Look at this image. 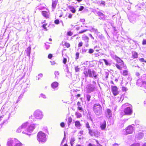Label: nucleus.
<instances>
[{
  "instance_id": "20",
  "label": "nucleus",
  "mask_w": 146,
  "mask_h": 146,
  "mask_svg": "<svg viewBox=\"0 0 146 146\" xmlns=\"http://www.w3.org/2000/svg\"><path fill=\"white\" fill-rule=\"evenodd\" d=\"M58 2V0H55L54 1H52V7L54 9L57 4Z\"/></svg>"
},
{
  "instance_id": "47",
  "label": "nucleus",
  "mask_w": 146,
  "mask_h": 146,
  "mask_svg": "<svg viewBox=\"0 0 146 146\" xmlns=\"http://www.w3.org/2000/svg\"><path fill=\"white\" fill-rule=\"evenodd\" d=\"M55 78L56 79H58L59 77V74H55Z\"/></svg>"
},
{
  "instance_id": "3",
  "label": "nucleus",
  "mask_w": 146,
  "mask_h": 146,
  "mask_svg": "<svg viewBox=\"0 0 146 146\" xmlns=\"http://www.w3.org/2000/svg\"><path fill=\"white\" fill-rule=\"evenodd\" d=\"M43 116L42 111L39 110H37L34 112L33 116L31 115L29 117V119L35 121L36 120V119H42Z\"/></svg>"
},
{
  "instance_id": "64",
  "label": "nucleus",
  "mask_w": 146,
  "mask_h": 146,
  "mask_svg": "<svg viewBox=\"0 0 146 146\" xmlns=\"http://www.w3.org/2000/svg\"><path fill=\"white\" fill-rule=\"evenodd\" d=\"M83 133V131H80L79 133V134H80V135L81 136V135H82Z\"/></svg>"
},
{
  "instance_id": "25",
  "label": "nucleus",
  "mask_w": 146,
  "mask_h": 146,
  "mask_svg": "<svg viewBox=\"0 0 146 146\" xmlns=\"http://www.w3.org/2000/svg\"><path fill=\"white\" fill-rule=\"evenodd\" d=\"M75 140V139L74 137H72L71 138L70 140V143L71 146H73Z\"/></svg>"
},
{
  "instance_id": "52",
  "label": "nucleus",
  "mask_w": 146,
  "mask_h": 146,
  "mask_svg": "<svg viewBox=\"0 0 146 146\" xmlns=\"http://www.w3.org/2000/svg\"><path fill=\"white\" fill-rule=\"evenodd\" d=\"M67 34L68 35L71 36L72 35L73 33L69 31L68 32Z\"/></svg>"
},
{
  "instance_id": "1",
  "label": "nucleus",
  "mask_w": 146,
  "mask_h": 146,
  "mask_svg": "<svg viewBox=\"0 0 146 146\" xmlns=\"http://www.w3.org/2000/svg\"><path fill=\"white\" fill-rule=\"evenodd\" d=\"M35 125L34 124H30L28 122L23 123L22 125L17 129L16 131L20 133L22 131V133L29 134L28 133L32 132L34 129Z\"/></svg>"
},
{
  "instance_id": "40",
  "label": "nucleus",
  "mask_w": 146,
  "mask_h": 146,
  "mask_svg": "<svg viewBox=\"0 0 146 146\" xmlns=\"http://www.w3.org/2000/svg\"><path fill=\"white\" fill-rule=\"evenodd\" d=\"M86 127L88 129V130L89 129H90V127L88 122H87L86 123Z\"/></svg>"
},
{
  "instance_id": "28",
  "label": "nucleus",
  "mask_w": 146,
  "mask_h": 146,
  "mask_svg": "<svg viewBox=\"0 0 146 146\" xmlns=\"http://www.w3.org/2000/svg\"><path fill=\"white\" fill-rule=\"evenodd\" d=\"M89 133L90 135L91 136H93L94 135V131H92L90 129H89Z\"/></svg>"
},
{
  "instance_id": "7",
  "label": "nucleus",
  "mask_w": 146,
  "mask_h": 146,
  "mask_svg": "<svg viewBox=\"0 0 146 146\" xmlns=\"http://www.w3.org/2000/svg\"><path fill=\"white\" fill-rule=\"evenodd\" d=\"M137 85L138 86H142L146 88V81H143L141 79L138 80Z\"/></svg>"
},
{
  "instance_id": "37",
  "label": "nucleus",
  "mask_w": 146,
  "mask_h": 146,
  "mask_svg": "<svg viewBox=\"0 0 146 146\" xmlns=\"http://www.w3.org/2000/svg\"><path fill=\"white\" fill-rule=\"evenodd\" d=\"M77 109L78 110H79L80 111V112H83L84 111L83 109V108H82V107H80V106L78 107V108H77Z\"/></svg>"
},
{
  "instance_id": "45",
  "label": "nucleus",
  "mask_w": 146,
  "mask_h": 146,
  "mask_svg": "<svg viewBox=\"0 0 146 146\" xmlns=\"http://www.w3.org/2000/svg\"><path fill=\"white\" fill-rule=\"evenodd\" d=\"M139 60L141 62H146V61L143 58H140L139 59Z\"/></svg>"
},
{
  "instance_id": "62",
  "label": "nucleus",
  "mask_w": 146,
  "mask_h": 146,
  "mask_svg": "<svg viewBox=\"0 0 146 146\" xmlns=\"http://www.w3.org/2000/svg\"><path fill=\"white\" fill-rule=\"evenodd\" d=\"M52 57V55L51 54H49L48 56V58H49L50 59Z\"/></svg>"
},
{
  "instance_id": "41",
  "label": "nucleus",
  "mask_w": 146,
  "mask_h": 146,
  "mask_svg": "<svg viewBox=\"0 0 146 146\" xmlns=\"http://www.w3.org/2000/svg\"><path fill=\"white\" fill-rule=\"evenodd\" d=\"M88 30L86 29V30H83V31H80L78 32V34H80L83 33H84L86 31Z\"/></svg>"
},
{
  "instance_id": "5",
  "label": "nucleus",
  "mask_w": 146,
  "mask_h": 146,
  "mask_svg": "<svg viewBox=\"0 0 146 146\" xmlns=\"http://www.w3.org/2000/svg\"><path fill=\"white\" fill-rule=\"evenodd\" d=\"M37 138L40 143H44L46 140L45 134L42 131H40L38 133Z\"/></svg>"
},
{
  "instance_id": "44",
  "label": "nucleus",
  "mask_w": 146,
  "mask_h": 146,
  "mask_svg": "<svg viewBox=\"0 0 146 146\" xmlns=\"http://www.w3.org/2000/svg\"><path fill=\"white\" fill-rule=\"evenodd\" d=\"M40 97H42L43 98H46V96L42 94H41L40 95Z\"/></svg>"
},
{
  "instance_id": "49",
  "label": "nucleus",
  "mask_w": 146,
  "mask_h": 146,
  "mask_svg": "<svg viewBox=\"0 0 146 146\" xmlns=\"http://www.w3.org/2000/svg\"><path fill=\"white\" fill-rule=\"evenodd\" d=\"M142 44L145 45L146 44V40L143 39L142 41Z\"/></svg>"
},
{
  "instance_id": "15",
  "label": "nucleus",
  "mask_w": 146,
  "mask_h": 146,
  "mask_svg": "<svg viewBox=\"0 0 146 146\" xmlns=\"http://www.w3.org/2000/svg\"><path fill=\"white\" fill-rule=\"evenodd\" d=\"M75 126L77 129H80L81 127V124L80 122L78 121H76L75 122Z\"/></svg>"
},
{
  "instance_id": "17",
  "label": "nucleus",
  "mask_w": 146,
  "mask_h": 146,
  "mask_svg": "<svg viewBox=\"0 0 146 146\" xmlns=\"http://www.w3.org/2000/svg\"><path fill=\"white\" fill-rule=\"evenodd\" d=\"M82 39L86 42V43H88L89 42V38L85 35H83L82 37Z\"/></svg>"
},
{
  "instance_id": "36",
  "label": "nucleus",
  "mask_w": 146,
  "mask_h": 146,
  "mask_svg": "<svg viewBox=\"0 0 146 146\" xmlns=\"http://www.w3.org/2000/svg\"><path fill=\"white\" fill-rule=\"evenodd\" d=\"M23 94H21L20 96L19 97L17 101V103L20 100H21L23 97Z\"/></svg>"
},
{
  "instance_id": "57",
  "label": "nucleus",
  "mask_w": 146,
  "mask_h": 146,
  "mask_svg": "<svg viewBox=\"0 0 146 146\" xmlns=\"http://www.w3.org/2000/svg\"><path fill=\"white\" fill-rule=\"evenodd\" d=\"M65 46H66L67 48H68L70 46V44L68 43H65Z\"/></svg>"
},
{
  "instance_id": "60",
  "label": "nucleus",
  "mask_w": 146,
  "mask_h": 146,
  "mask_svg": "<svg viewBox=\"0 0 146 146\" xmlns=\"http://www.w3.org/2000/svg\"><path fill=\"white\" fill-rule=\"evenodd\" d=\"M67 74L66 75V76L68 77L69 78H70V76L71 77V74Z\"/></svg>"
},
{
  "instance_id": "27",
  "label": "nucleus",
  "mask_w": 146,
  "mask_h": 146,
  "mask_svg": "<svg viewBox=\"0 0 146 146\" xmlns=\"http://www.w3.org/2000/svg\"><path fill=\"white\" fill-rule=\"evenodd\" d=\"M75 115L77 118H80L82 116L81 114L78 112H76Z\"/></svg>"
},
{
  "instance_id": "2",
  "label": "nucleus",
  "mask_w": 146,
  "mask_h": 146,
  "mask_svg": "<svg viewBox=\"0 0 146 146\" xmlns=\"http://www.w3.org/2000/svg\"><path fill=\"white\" fill-rule=\"evenodd\" d=\"M112 58L115 60L117 64H115L117 68L119 70H121L122 68L124 69H126L127 67L126 66H124V64L123 61L119 57L116 55H113L112 56Z\"/></svg>"
},
{
  "instance_id": "43",
  "label": "nucleus",
  "mask_w": 146,
  "mask_h": 146,
  "mask_svg": "<svg viewBox=\"0 0 146 146\" xmlns=\"http://www.w3.org/2000/svg\"><path fill=\"white\" fill-rule=\"evenodd\" d=\"M122 90L123 92H125L127 91V89L126 88L123 87H122Z\"/></svg>"
},
{
  "instance_id": "19",
  "label": "nucleus",
  "mask_w": 146,
  "mask_h": 146,
  "mask_svg": "<svg viewBox=\"0 0 146 146\" xmlns=\"http://www.w3.org/2000/svg\"><path fill=\"white\" fill-rule=\"evenodd\" d=\"M27 56H29L31 53V48L29 47L25 50Z\"/></svg>"
},
{
  "instance_id": "31",
  "label": "nucleus",
  "mask_w": 146,
  "mask_h": 146,
  "mask_svg": "<svg viewBox=\"0 0 146 146\" xmlns=\"http://www.w3.org/2000/svg\"><path fill=\"white\" fill-rule=\"evenodd\" d=\"M87 49L85 48H83L82 49V54H84L87 51Z\"/></svg>"
},
{
  "instance_id": "21",
  "label": "nucleus",
  "mask_w": 146,
  "mask_h": 146,
  "mask_svg": "<svg viewBox=\"0 0 146 146\" xmlns=\"http://www.w3.org/2000/svg\"><path fill=\"white\" fill-rule=\"evenodd\" d=\"M42 15L45 17H48V13L46 11H44L42 12Z\"/></svg>"
},
{
  "instance_id": "23",
  "label": "nucleus",
  "mask_w": 146,
  "mask_h": 146,
  "mask_svg": "<svg viewBox=\"0 0 146 146\" xmlns=\"http://www.w3.org/2000/svg\"><path fill=\"white\" fill-rule=\"evenodd\" d=\"M100 135V133L98 131L95 130L94 135L96 137H98Z\"/></svg>"
},
{
  "instance_id": "34",
  "label": "nucleus",
  "mask_w": 146,
  "mask_h": 146,
  "mask_svg": "<svg viewBox=\"0 0 146 146\" xmlns=\"http://www.w3.org/2000/svg\"><path fill=\"white\" fill-rule=\"evenodd\" d=\"M105 64L107 66H110V64L105 59H104L103 60Z\"/></svg>"
},
{
  "instance_id": "18",
  "label": "nucleus",
  "mask_w": 146,
  "mask_h": 146,
  "mask_svg": "<svg viewBox=\"0 0 146 146\" xmlns=\"http://www.w3.org/2000/svg\"><path fill=\"white\" fill-rule=\"evenodd\" d=\"M85 76L87 74V76H88L90 77H93V76L94 78H96L97 75H96V74H84Z\"/></svg>"
},
{
  "instance_id": "16",
  "label": "nucleus",
  "mask_w": 146,
  "mask_h": 146,
  "mask_svg": "<svg viewBox=\"0 0 146 146\" xmlns=\"http://www.w3.org/2000/svg\"><path fill=\"white\" fill-rule=\"evenodd\" d=\"M97 14L100 17V19H105V17L104 15L102 13L100 12H98L97 13Z\"/></svg>"
},
{
  "instance_id": "46",
  "label": "nucleus",
  "mask_w": 146,
  "mask_h": 146,
  "mask_svg": "<svg viewBox=\"0 0 146 146\" xmlns=\"http://www.w3.org/2000/svg\"><path fill=\"white\" fill-rule=\"evenodd\" d=\"M79 52H77L76 53V59H78L79 58Z\"/></svg>"
},
{
  "instance_id": "4",
  "label": "nucleus",
  "mask_w": 146,
  "mask_h": 146,
  "mask_svg": "<svg viewBox=\"0 0 146 146\" xmlns=\"http://www.w3.org/2000/svg\"><path fill=\"white\" fill-rule=\"evenodd\" d=\"M122 108L124 109V112L125 114L130 115L132 113V110L131 105L128 103H125L123 104Z\"/></svg>"
},
{
  "instance_id": "33",
  "label": "nucleus",
  "mask_w": 146,
  "mask_h": 146,
  "mask_svg": "<svg viewBox=\"0 0 146 146\" xmlns=\"http://www.w3.org/2000/svg\"><path fill=\"white\" fill-rule=\"evenodd\" d=\"M139 136L137 137L139 139H141L143 136V134L142 133H139L138 135Z\"/></svg>"
},
{
  "instance_id": "53",
  "label": "nucleus",
  "mask_w": 146,
  "mask_h": 146,
  "mask_svg": "<svg viewBox=\"0 0 146 146\" xmlns=\"http://www.w3.org/2000/svg\"><path fill=\"white\" fill-rule=\"evenodd\" d=\"M84 9V7L83 6H81L80 7L79 11H82Z\"/></svg>"
},
{
  "instance_id": "35",
  "label": "nucleus",
  "mask_w": 146,
  "mask_h": 146,
  "mask_svg": "<svg viewBox=\"0 0 146 146\" xmlns=\"http://www.w3.org/2000/svg\"><path fill=\"white\" fill-rule=\"evenodd\" d=\"M75 70L76 72H79L80 69L79 68L78 66H76L75 67Z\"/></svg>"
},
{
  "instance_id": "30",
  "label": "nucleus",
  "mask_w": 146,
  "mask_h": 146,
  "mask_svg": "<svg viewBox=\"0 0 146 146\" xmlns=\"http://www.w3.org/2000/svg\"><path fill=\"white\" fill-rule=\"evenodd\" d=\"M42 76V74H38L37 76H36V79L39 80L40 78H41Z\"/></svg>"
},
{
  "instance_id": "50",
  "label": "nucleus",
  "mask_w": 146,
  "mask_h": 146,
  "mask_svg": "<svg viewBox=\"0 0 146 146\" xmlns=\"http://www.w3.org/2000/svg\"><path fill=\"white\" fill-rule=\"evenodd\" d=\"M68 121L69 124H70L71 122L72 121V119L71 118L69 117L68 119Z\"/></svg>"
},
{
  "instance_id": "38",
  "label": "nucleus",
  "mask_w": 146,
  "mask_h": 146,
  "mask_svg": "<svg viewBox=\"0 0 146 146\" xmlns=\"http://www.w3.org/2000/svg\"><path fill=\"white\" fill-rule=\"evenodd\" d=\"M129 19L130 22L133 23L134 22H135V19L133 18V19H132V17H129Z\"/></svg>"
},
{
  "instance_id": "6",
  "label": "nucleus",
  "mask_w": 146,
  "mask_h": 146,
  "mask_svg": "<svg viewBox=\"0 0 146 146\" xmlns=\"http://www.w3.org/2000/svg\"><path fill=\"white\" fill-rule=\"evenodd\" d=\"M93 110L97 115H99L102 113V107L99 104H96L94 105Z\"/></svg>"
},
{
  "instance_id": "55",
  "label": "nucleus",
  "mask_w": 146,
  "mask_h": 146,
  "mask_svg": "<svg viewBox=\"0 0 146 146\" xmlns=\"http://www.w3.org/2000/svg\"><path fill=\"white\" fill-rule=\"evenodd\" d=\"M67 61V59L66 58H64L63 60V62L64 64H65L66 63Z\"/></svg>"
},
{
  "instance_id": "8",
  "label": "nucleus",
  "mask_w": 146,
  "mask_h": 146,
  "mask_svg": "<svg viewBox=\"0 0 146 146\" xmlns=\"http://www.w3.org/2000/svg\"><path fill=\"white\" fill-rule=\"evenodd\" d=\"M86 89L87 92L90 93L94 91L95 87L93 85L89 84L87 85Z\"/></svg>"
},
{
  "instance_id": "59",
  "label": "nucleus",
  "mask_w": 146,
  "mask_h": 146,
  "mask_svg": "<svg viewBox=\"0 0 146 146\" xmlns=\"http://www.w3.org/2000/svg\"><path fill=\"white\" fill-rule=\"evenodd\" d=\"M51 64L52 65H54L56 64V62L55 61L51 62Z\"/></svg>"
},
{
  "instance_id": "54",
  "label": "nucleus",
  "mask_w": 146,
  "mask_h": 146,
  "mask_svg": "<svg viewBox=\"0 0 146 146\" xmlns=\"http://www.w3.org/2000/svg\"><path fill=\"white\" fill-rule=\"evenodd\" d=\"M83 43L82 42H80L78 44V47H80L82 46Z\"/></svg>"
},
{
  "instance_id": "14",
  "label": "nucleus",
  "mask_w": 146,
  "mask_h": 146,
  "mask_svg": "<svg viewBox=\"0 0 146 146\" xmlns=\"http://www.w3.org/2000/svg\"><path fill=\"white\" fill-rule=\"evenodd\" d=\"M58 83L56 82H53L51 84V87L53 89L57 90L58 89Z\"/></svg>"
},
{
  "instance_id": "10",
  "label": "nucleus",
  "mask_w": 146,
  "mask_h": 146,
  "mask_svg": "<svg viewBox=\"0 0 146 146\" xmlns=\"http://www.w3.org/2000/svg\"><path fill=\"white\" fill-rule=\"evenodd\" d=\"M112 90L114 95L116 96L118 94L119 91L116 86H112Z\"/></svg>"
},
{
  "instance_id": "24",
  "label": "nucleus",
  "mask_w": 146,
  "mask_h": 146,
  "mask_svg": "<svg viewBox=\"0 0 146 146\" xmlns=\"http://www.w3.org/2000/svg\"><path fill=\"white\" fill-rule=\"evenodd\" d=\"M69 9L70 10V11L73 13H74L76 12V9L74 8L72 6H70L69 7Z\"/></svg>"
},
{
  "instance_id": "51",
  "label": "nucleus",
  "mask_w": 146,
  "mask_h": 146,
  "mask_svg": "<svg viewBox=\"0 0 146 146\" xmlns=\"http://www.w3.org/2000/svg\"><path fill=\"white\" fill-rule=\"evenodd\" d=\"M59 23V20L58 19H56L54 21V23L56 24H58Z\"/></svg>"
},
{
  "instance_id": "32",
  "label": "nucleus",
  "mask_w": 146,
  "mask_h": 146,
  "mask_svg": "<svg viewBox=\"0 0 146 146\" xmlns=\"http://www.w3.org/2000/svg\"><path fill=\"white\" fill-rule=\"evenodd\" d=\"M86 98L87 100L89 102L90 100V98H91V96L87 94L86 95Z\"/></svg>"
},
{
  "instance_id": "63",
  "label": "nucleus",
  "mask_w": 146,
  "mask_h": 146,
  "mask_svg": "<svg viewBox=\"0 0 146 146\" xmlns=\"http://www.w3.org/2000/svg\"><path fill=\"white\" fill-rule=\"evenodd\" d=\"M45 47H46V49L47 50V49H48L49 48L50 46L49 45H46Z\"/></svg>"
},
{
  "instance_id": "12",
  "label": "nucleus",
  "mask_w": 146,
  "mask_h": 146,
  "mask_svg": "<svg viewBox=\"0 0 146 146\" xmlns=\"http://www.w3.org/2000/svg\"><path fill=\"white\" fill-rule=\"evenodd\" d=\"M106 115L108 118H110L112 116L111 111L110 109H107L106 112Z\"/></svg>"
},
{
  "instance_id": "9",
  "label": "nucleus",
  "mask_w": 146,
  "mask_h": 146,
  "mask_svg": "<svg viewBox=\"0 0 146 146\" xmlns=\"http://www.w3.org/2000/svg\"><path fill=\"white\" fill-rule=\"evenodd\" d=\"M133 127L132 125L129 126L127 127L126 130V135L132 133L133 131Z\"/></svg>"
},
{
  "instance_id": "39",
  "label": "nucleus",
  "mask_w": 146,
  "mask_h": 146,
  "mask_svg": "<svg viewBox=\"0 0 146 146\" xmlns=\"http://www.w3.org/2000/svg\"><path fill=\"white\" fill-rule=\"evenodd\" d=\"M94 51V50L92 49H90L89 50L88 53L89 54H91Z\"/></svg>"
},
{
  "instance_id": "26",
  "label": "nucleus",
  "mask_w": 146,
  "mask_h": 146,
  "mask_svg": "<svg viewBox=\"0 0 146 146\" xmlns=\"http://www.w3.org/2000/svg\"><path fill=\"white\" fill-rule=\"evenodd\" d=\"M91 29L90 30V31L91 32H94L96 33H98V30L97 29L91 27Z\"/></svg>"
},
{
  "instance_id": "58",
  "label": "nucleus",
  "mask_w": 146,
  "mask_h": 146,
  "mask_svg": "<svg viewBox=\"0 0 146 146\" xmlns=\"http://www.w3.org/2000/svg\"><path fill=\"white\" fill-rule=\"evenodd\" d=\"M65 125V124L64 123L62 122L60 123V126L62 127H64Z\"/></svg>"
},
{
  "instance_id": "29",
  "label": "nucleus",
  "mask_w": 146,
  "mask_h": 146,
  "mask_svg": "<svg viewBox=\"0 0 146 146\" xmlns=\"http://www.w3.org/2000/svg\"><path fill=\"white\" fill-rule=\"evenodd\" d=\"M132 57L133 58H137V53L136 52H133L132 53Z\"/></svg>"
},
{
  "instance_id": "22",
  "label": "nucleus",
  "mask_w": 146,
  "mask_h": 146,
  "mask_svg": "<svg viewBox=\"0 0 146 146\" xmlns=\"http://www.w3.org/2000/svg\"><path fill=\"white\" fill-rule=\"evenodd\" d=\"M13 139H15V138H11L10 139V146H14L15 145V141H12V140Z\"/></svg>"
},
{
  "instance_id": "61",
  "label": "nucleus",
  "mask_w": 146,
  "mask_h": 146,
  "mask_svg": "<svg viewBox=\"0 0 146 146\" xmlns=\"http://www.w3.org/2000/svg\"><path fill=\"white\" fill-rule=\"evenodd\" d=\"M46 24H44L42 25V27L44 28V29L46 30V31H47V30L46 29Z\"/></svg>"
},
{
  "instance_id": "11",
  "label": "nucleus",
  "mask_w": 146,
  "mask_h": 146,
  "mask_svg": "<svg viewBox=\"0 0 146 146\" xmlns=\"http://www.w3.org/2000/svg\"><path fill=\"white\" fill-rule=\"evenodd\" d=\"M106 121L104 120L103 122L101 123L100 125L101 130H104L106 129Z\"/></svg>"
},
{
  "instance_id": "13",
  "label": "nucleus",
  "mask_w": 146,
  "mask_h": 146,
  "mask_svg": "<svg viewBox=\"0 0 146 146\" xmlns=\"http://www.w3.org/2000/svg\"><path fill=\"white\" fill-rule=\"evenodd\" d=\"M11 140L13 141H15V145H14V146H22L23 145V144L16 139H13Z\"/></svg>"
},
{
  "instance_id": "48",
  "label": "nucleus",
  "mask_w": 146,
  "mask_h": 146,
  "mask_svg": "<svg viewBox=\"0 0 146 146\" xmlns=\"http://www.w3.org/2000/svg\"><path fill=\"white\" fill-rule=\"evenodd\" d=\"M100 5H103L104 6L105 5V1H101Z\"/></svg>"
},
{
  "instance_id": "56",
  "label": "nucleus",
  "mask_w": 146,
  "mask_h": 146,
  "mask_svg": "<svg viewBox=\"0 0 146 146\" xmlns=\"http://www.w3.org/2000/svg\"><path fill=\"white\" fill-rule=\"evenodd\" d=\"M131 146H139V144L138 143H137L132 145Z\"/></svg>"
},
{
  "instance_id": "42",
  "label": "nucleus",
  "mask_w": 146,
  "mask_h": 146,
  "mask_svg": "<svg viewBox=\"0 0 146 146\" xmlns=\"http://www.w3.org/2000/svg\"><path fill=\"white\" fill-rule=\"evenodd\" d=\"M66 139V133L65 132H64V137L61 142V144L63 143Z\"/></svg>"
}]
</instances>
